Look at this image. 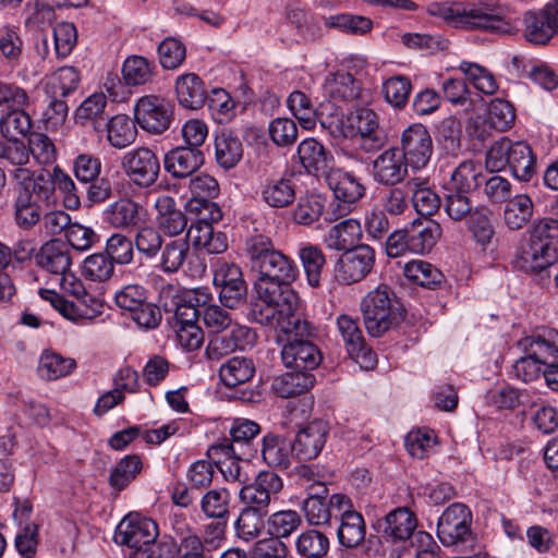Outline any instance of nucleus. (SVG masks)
I'll list each match as a JSON object with an SVG mask.
<instances>
[{
  "instance_id": "nucleus-1",
  "label": "nucleus",
  "mask_w": 558,
  "mask_h": 558,
  "mask_svg": "<svg viewBox=\"0 0 558 558\" xmlns=\"http://www.w3.org/2000/svg\"><path fill=\"white\" fill-rule=\"evenodd\" d=\"M245 246L251 267L258 272L254 319L288 333H308V322L296 313L298 295L291 288L298 275L293 260L275 250L270 239L263 234L250 236Z\"/></svg>"
},
{
  "instance_id": "nucleus-2",
  "label": "nucleus",
  "mask_w": 558,
  "mask_h": 558,
  "mask_svg": "<svg viewBox=\"0 0 558 558\" xmlns=\"http://www.w3.org/2000/svg\"><path fill=\"white\" fill-rule=\"evenodd\" d=\"M56 189L62 196L65 209L80 208L81 201L74 181L56 166L52 177L39 173L35 179L25 178L17 184L15 209H41L54 205Z\"/></svg>"
},
{
  "instance_id": "nucleus-3",
  "label": "nucleus",
  "mask_w": 558,
  "mask_h": 558,
  "mask_svg": "<svg viewBox=\"0 0 558 558\" xmlns=\"http://www.w3.org/2000/svg\"><path fill=\"white\" fill-rule=\"evenodd\" d=\"M429 12L457 28L483 29L498 34H509L512 31L510 22L496 14L486 3L433 4Z\"/></svg>"
},
{
  "instance_id": "nucleus-4",
  "label": "nucleus",
  "mask_w": 558,
  "mask_h": 558,
  "mask_svg": "<svg viewBox=\"0 0 558 558\" xmlns=\"http://www.w3.org/2000/svg\"><path fill=\"white\" fill-rule=\"evenodd\" d=\"M520 345L524 352L513 365V372L524 383L543 375L547 362L558 360V330L542 328L523 338Z\"/></svg>"
},
{
  "instance_id": "nucleus-5",
  "label": "nucleus",
  "mask_w": 558,
  "mask_h": 558,
  "mask_svg": "<svg viewBox=\"0 0 558 558\" xmlns=\"http://www.w3.org/2000/svg\"><path fill=\"white\" fill-rule=\"evenodd\" d=\"M506 165L515 179L527 182L535 173L536 157L525 142H512L508 137H502L487 151L486 167L490 171H499Z\"/></svg>"
},
{
  "instance_id": "nucleus-6",
  "label": "nucleus",
  "mask_w": 558,
  "mask_h": 558,
  "mask_svg": "<svg viewBox=\"0 0 558 558\" xmlns=\"http://www.w3.org/2000/svg\"><path fill=\"white\" fill-rule=\"evenodd\" d=\"M480 177V162L473 159L459 162L450 174V180L444 194V209H480L475 203Z\"/></svg>"
},
{
  "instance_id": "nucleus-7",
  "label": "nucleus",
  "mask_w": 558,
  "mask_h": 558,
  "mask_svg": "<svg viewBox=\"0 0 558 558\" xmlns=\"http://www.w3.org/2000/svg\"><path fill=\"white\" fill-rule=\"evenodd\" d=\"M395 293L387 286L369 291L361 302L364 325L372 337H380L396 320L392 306Z\"/></svg>"
},
{
  "instance_id": "nucleus-8",
  "label": "nucleus",
  "mask_w": 558,
  "mask_h": 558,
  "mask_svg": "<svg viewBox=\"0 0 558 558\" xmlns=\"http://www.w3.org/2000/svg\"><path fill=\"white\" fill-rule=\"evenodd\" d=\"M472 512L462 502L448 506L437 522V537L444 546H459L473 541Z\"/></svg>"
},
{
  "instance_id": "nucleus-9",
  "label": "nucleus",
  "mask_w": 558,
  "mask_h": 558,
  "mask_svg": "<svg viewBox=\"0 0 558 558\" xmlns=\"http://www.w3.org/2000/svg\"><path fill=\"white\" fill-rule=\"evenodd\" d=\"M310 332L306 335L288 333L282 331L289 338L287 343L281 348V360L287 368L298 371L301 373H313L322 361L323 354L319 348L308 339L304 337H312L315 335V328L308 323ZM279 331V329H277ZM281 332V330H280Z\"/></svg>"
},
{
  "instance_id": "nucleus-10",
  "label": "nucleus",
  "mask_w": 558,
  "mask_h": 558,
  "mask_svg": "<svg viewBox=\"0 0 558 558\" xmlns=\"http://www.w3.org/2000/svg\"><path fill=\"white\" fill-rule=\"evenodd\" d=\"M374 265V248L367 244H359L339 256L335 265V278L342 284L357 283L368 276Z\"/></svg>"
},
{
  "instance_id": "nucleus-11",
  "label": "nucleus",
  "mask_w": 558,
  "mask_h": 558,
  "mask_svg": "<svg viewBox=\"0 0 558 558\" xmlns=\"http://www.w3.org/2000/svg\"><path fill=\"white\" fill-rule=\"evenodd\" d=\"M400 154L414 171L423 170L429 163L433 153V140L421 123H414L403 130L400 138Z\"/></svg>"
},
{
  "instance_id": "nucleus-12",
  "label": "nucleus",
  "mask_w": 558,
  "mask_h": 558,
  "mask_svg": "<svg viewBox=\"0 0 558 558\" xmlns=\"http://www.w3.org/2000/svg\"><path fill=\"white\" fill-rule=\"evenodd\" d=\"M523 37L532 45H547L558 33V0L523 14Z\"/></svg>"
},
{
  "instance_id": "nucleus-13",
  "label": "nucleus",
  "mask_w": 558,
  "mask_h": 558,
  "mask_svg": "<svg viewBox=\"0 0 558 558\" xmlns=\"http://www.w3.org/2000/svg\"><path fill=\"white\" fill-rule=\"evenodd\" d=\"M159 535L156 521L140 513L126 514L118 524L114 532V542L135 550L154 543Z\"/></svg>"
},
{
  "instance_id": "nucleus-14",
  "label": "nucleus",
  "mask_w": 558,
  "mask_h": 558,
  "mask_svg": "<svg viewBox=\"0 0 558 558\" xmlns=\"http://www.w3.org/2000/svg\"><path fill=\"white\" fill-rule=\"evenodd\" d=\"M260 426L247 418H235L230 427L231 441L223 439L209 448L214 454L221 453L226 457L241 456L250 458L256 451L251 447L252 441L259 435Z\"/></svg>"
},
{
  "instance_id": "nucleus-15",
  "label": "nucleus",
  "mask_w": 558,
  "mask_h": 558,
  "mask_svg": "<svg viewBox=\"0 0 558 558\" xmlns=\"http://www.w3.org/2000/svg\"><path fill=\"white\" fill-rule=\"evenodd\" d=\"M214 286L225 307L235 308L245 301L247 288L241 268L227 262L219 263L214 271Z\"/></svg>"
},
{
  "instance_id": "nucleus-16",
  "label": "nucleus",
  "mask_w": 558,
  "mask_h": 558,
  "mask_svg": "<svg viewBox=\"0 0 558 558\" xmlns=\"http://www.w3.org/2000/svg\"><path fill=\"white\" fill-rule=\"evenodd\" d=\"M282 478L272 471H260L253 483L244 485L239 493L240 501L267 512L272 498L282 490Z\"/></svg>"
},
{
  "instance_id": "nucleus-17",
  "label": "nucleus",
  "mask_w": 558,
  "mask_h": 558,
  "mask_svg": "<svg viewBox=\"0 0 558 558\" xmlns=\"http://www.w3.org/2000/svg\"><path fill=\"white\" fill-rule=\"evenodd\" d=\"M134 113L136 122L142 129L160 134L170 126L172 107L165 99L145 96L136 102Z\"/></svg>"
},
{
  "instance_id": "nucleus-18",
  "label": "nucleus",
  "mask_w": 558,
  "mask_h": 558,
  "mask_svg": "<svg viewBox=\"0 0 558 558\" xmlns=\"http://www.w3.org/2000/svg\"><path fill=\"white\" fill-rule=\"evenodd\" d=\"M257 340L256 332L243 325H234L223 335L211 336L205 354L209 360H220L222 356L235 351H245L253 348Z\"/></svg>"
},
{
  "instance_id": "nucleus-19",
  "label": "nucleus",
  "mask_w": 558,
  "mask_h": 558,
  "mask_svg": "<svg viewBox=\"0 0 558 558\" xmlns=\"http://www.w3.org/2000/svg\"><path fill=\"white\" fill-rule=\"evenodd\" d=\"M337 326L349 356L361 367L373 368L376 365V354L365 344L356 320L349 315H340L337 318Z\"/></svg>"
},
{
  "instance_id": "nucleus-20",
  "label": "nucleus",
  "mask_w": 558,
  "mask_h": 558,
  "mask_svg": "<svg viewBox=\"0 0 558 558\" xmlns=\"http://www.w3.org/2000/svg\"><path fill=\"white\" fill-rule=\"evenodd\" d=\"M330 427L326 421L314 420L302 427L292 442L293 454L299 461H310L318 457L329 436Z\"/></svg>"
},
{
  "instance_id": "nucleus-21",
  "label": "nucleus",
  "mask_w": 558,
  "mask_h": 558,
  "mask_svg": "<svg viewBox=\"0 0 558 558\" xmlns=\"http://www.w3.org/2000/svg\"><path fill=\"white\" fill-rule=\"evenodd\" d=\"M122 166L131 180L141 186L151 185L157 180L160 170L157 156L146 147L128 151L123 156Z\"/></svg>"
},
{
  "instance_id": "nucleus-22",
  "label": "nucleus",
  "mask_w": 558,
  "mask_h": 558,
  "mask_svg": "<svg viewBox=\"0 0 558 558\" xmlns=\"http://www.w3.org/2000/svg\"><path fill=\"white\" fill-rule=\"evenodd\" d=\"M296 156L308 174L327 177V173L333 169L331 151L314 137L305 138L298 145Z\"/></svg>"
},
{
  "instance_id": "nucleus-23",
  "label": "nucleus",
  "mask_w": 558,
  "mask_h": 558,
  "mask_svg": "<svg viewBox=\"0 0 558 558\" xmlns=\"http://www.w3.org/2000/svg\"><path fill=\"white\" fill-rule=\"evenodd\" d=\"M34 257L38 267L58 278L71 270V250L61 240H49L40 246Z\"/></svg>"
},
{
  "instance_id": "nucleus-24",
  "label": "nucleus",
  "mask_w": 558,
  "mask_h": 558,
  "mask_svg": "<svg viewBox=\"0 0 558 558\" xmlns=\"http://www.w3.org/2000/svg\"><path fill=\"white\" fill-rule=\"evenodd\" d=\"M546 248L547 246H542L539 242L534 243L531 239H525L517 247L512 264L517 269L526 274L543 271L550 267L557 258Z\"/></svg>"
},
{
  "instance_id": "nucleus-25",
  "label": "nucleus",
  "mask_w": 558,
  "mask_h": 558,
  "mask_svg": "<svg viewBox=\"0 0 558 558\" xmlns=\"http://www.w3.org/2000/svg\"><path fill=\"white\" fill-rule=\"evenodd\" d=\"M408 168L399 148L390 147L373 161V177L379 183L395 185L407 177Z\"/></svg>"
},
{
  "instance_id": "nucleus-26",
  "label": "nucleus",
  "mask_w": 558,
  "mask_h": 558,
  "mask_svg": "<svg viewBox=\"0 0 558 558\" xmlns=\"http://www.w3.org/2000/svg\"><path fill=\"white\" fill-rule=\"evenodd\" d=\"M418 216L405 227L410 241V253L424 254L432 250L440 236V226L428 216L416 211Z\"/></svg>"
},
{
  "instance_id": "nucleus-27",
  "label": "nucleus",
  "mask_w": 558,
  "mask_h": 558,
  "mask_svg": "<svg viewBox=\"0 0 558 558\" xmlns=\"http://www.w3.org/2000/svg\"><path fill=\"white\" fill-rule=\"evenodd\" d=\"M204 163V154L199 148L178 146L169 150L163 158L165 170L172 177H191Z\"/></svg>"
},
{
  "instance_id": "nucleus-28",
  "label": "nucleus",
  "mask_w": 558,
  "mask_h": 558,
  "mask_svg": "<svg viewBox=\"0 0 558 558\" xmlns=\"http://www.w3.org/2000/svg\"><path fill=\"white\" fill-rule=\"evenodd\" d=\"M355 128L360 134V145L365 151L381 148L386 143V134L379 126L377 114L368 109L361 108L356 111Z\"/></svg>"
},
{
  "instance_id": "nucleus-29",
  "label": "nucleus",
  "mask_w": 558,
  "mask_h": 558,
  "mask_svg": "<svg viewBox=\"0 0 558 558\" xmlns=\"http://www.w3.org/2000/svg\"><path fill=\"white\" fill-rule=\"evenodd\" d=\"M175 94L179 105L189 110H198L207 101L205 84L195 73L182 74L175 80Z\"/></svg>"
},
{
  "instance_id": "nucleus-30",
  "label": "nucleus",
  "mask_w": 558,
  "mask_h": 558,
  "mask_svg": "<svg viewBox=\"0 0 558 558\" xmlns=\"http://www.w3.org/2000/svg\"><path fill=\"white\" fill-rule=\"evenodd\" d=\"M461 122L452 117L444 118L437 128L436 142L439 161L457 158L461 151Z\"/></svg>"
},
{
  "instance_id": "nucleus-31",
  "label": "nucleus",
  "mask_w": 558,
  "mask_h": 558,
  "mask_svg": "<svg viewBox=\"0 0 558 558\" xmlns=\"http://www.w3.org/2000/svg\"><path fill=\"white\" fill-rule=\"evenodd\" d=\"M416 525V517L412 511L408 508H397L385 517L383 533L392 542H404L413 535Z\"/></svg>"
},
{
  "instance_id": "nucleus-32",
  "label": "nucleus",
  "mask_w": 558,
  "mask_h": 558,
  "mask_svg": "<svg viewBox=\"0 0 558 558\" xmlns=\"http://www.w3.org/2000/svg\"><path fill=\"white\" fill-rule=\"evenodd\" d=\"M262 458L271 468L288 469L293 456L292 442L284 437L268 433L262 439Z\"/></svg>"
},
{
  "instance_id": "nucleus-33",
  "label": "nucleus",
  "mask_w": 558,
  "mask_h": 558,
  "mask_svg": "<svg viewBox=\"0 0 558 558\" xmlns=\"http://www.w3.org/2000/svg\"><path fill=\"white\" fill-rule=\"evenodd\" d=\"M315 383L316 377L313 373L291 369L289 373L275 377L271 389L280 398H292L310 390Z\"/></svg>"
},
{
  "instance_id": "nucleus-34",
  "label": "nucleus",
  "mask_w": 558,
  "mask_h": 558,
  "mask_svg": "<svg viewBox=\"0 0 558 558\" xmlns=\"http://www.w3.org/2000/svg\"><path fill=\"white\" fill-rule=\"evenodd\" d=\"M323 88L335 104L347 102L359 96L357 82L351 73L344 71L328 74Z\"/></svg>"
},
{
  "instance_id": "nucleus-35",
  "label": "nucleus",
  "mask_w": 558,
  "mask_h": 558,
  "mask_svg": "<svg viewBox=\"0 0 558 558\" xmlns=\"http://www.w3.org/2000/svg\"><path fill=\"white\" fill-rule=\"evenodd\" d=\"M193 197L184 205L185 209H220L213 199L219 194L217 180L208 174L198 175L191 181Z\"/></svg>"
},
{
  "instance_id": "nucleus-36",
  "label": "nucleus",
  "mask_w": 558,
  "mask_h": 558,
  "mask_svg": "<svg viewBox=\"0 0 558 558\" xmlns=\"http://www.w3.org/2000/svg\"><path fill=\"white\" fill-rule=\"evenodd\" d=\"M362 228L357 220L347 219L335 225L325 236V244L330 250L343 251L357 246Z\"/></svg>"
},
{
  "instance_id": "nucleus-37",
  "label": "nucleus",
  "mask_w": 558,
  "mask_h": 558,
  "mask_svg": "<svg viewBox=\"0 0 558 558\" xmlns=\"http://www.w3.org/2000/svg\"><path fill=\"white\" fill-rule=\"evenodd\" d=\"M329 187L337 199L352 204L364 194L363 185L350 173L331 169L326 177Z\"/></svg>"
},
{
  "instance_id": "nucleus-38",
  "label": "nucleus",
  "mask_w": 558,
  "mask_h": 558,
  "mask_svg": "<svg viewBox=\"0 0 558 558\" xmlns=\"http://www.w3.org/2000/svg\"><path fill=\"white\" fill-rule=\"evenodd\" d=\"M294 548L301 558H325L330 550V539L323 531L306 529L296 536Z\"/></svg>"
},
{
  "instance_id": "nucleus-39",
  "label": "nucleus",
  "mask_w": 558,
  "mask_h": 558,
  "mask_svg": "<svg viewBox=\"0 0 558 558\" xmlns=\"http://www.w3.org/2000/svg\"><path fill=\"white\" fill-rule=\"evenodd\" d=\"M215 157L225 169L235 167L243 157L242 142L230 131L220 132L215 137Z\"/></svg>"
},
{
  "instance_id": "nucleus-40",
  "label": "nucleus",
  "mask_w": 558,
  "mask_h": 558,
  "mask_svg": "<svg viewBox=\"0 0 558 558\" xmlns=\"http://www.w3.org/2000/svg\"><path fill=\"white\" fill-rule=\"evenodd\" d=\"M107 106L106 95L96 93L86 98L75 111V120L82 125L90 124L97 132L102 131V124L107 120L105 108Z\"/></svg>"
},
{
  "instance_id": "nucleus-41",
  "label": "nucleus",
  "mask_w": 558,
  "mask_h": 558,
  "mask_svg": "<svg viewBox=\"0 0 558 558\" xmlns=\"http://www.w3.org/2000/svg\"><path fill=\"white\" fill-rule=\"evenodd\" d=\"M75 367V360L64 357L54 351L45 350L39 357L37 372L39 377L45 380H56L68 376Z\"/></svg>"
},
{
  "instance_id": "nucleus-42",
  "label": "nucleus",
  "mask_w": 558,
  "mask_h": 558,
  "mask_svg": "<svg viewBox=\"0 0 558 558\" xmlns=\"http://www.w3.org/2000/svg\"><path fill=\"white\" fill-rule=\"evenodd\" d=\"M254 374V362L244 356L231 357L219 368V377L227 387L245 384L252 379Z\"/></svg>"
},
{
  "instance_id": "nucleus-43",
  "label": "nucleus",
  "mask_w": 558,
  "mask_h": 558,
  "mask_svg": "<svg viewBox=\"0 0 558 558\" xmlns=\"http://www.w3.org/2000/svg\"><path fill=\"white\" fill-rule=\"evenodd\" d=\"M107 130V138L116 148H124L132 144L136 138V126L134 122L125 114H117L106 120L102 124V131Z\"/></svg>"
},
{
  "instance_id": "nucleus-44",
  "label": "nucleus",
  "mask_w": 558,
  "mask_h": 558,
  "mask_svg": "<svg viewBox=\"0 0 558 558\" xmlns=\"http://www.w3.org/2000/svg\"><path fill=\"white\" fill-rule=\"evenodd\" d=\"M365 534L366 525L360 512H351L343 519H340L337 536L341 546L355 548L363 543Z\"/></svg>"
},
{
  "instance_id": "nucleus-45",
  "label": "nucleus",
  "mask_w": 558,
  "mask_h": 558,
  "mask_svg": "<svg viewBox=\"0 0 558 558\" xmlns=\"http://www.w3.org/2000/svg\"><path fill=\"white\" fill-rule=\"evenodd\" d=\"M191 250L187 240L167 242L160 250L158 267L166 274L177 272L187 260Z\"/></svg>"
},
{
  "instance_id": "nucleus-46",
  "label": "nucleus",
  "mask_w": 558,
  "mask_h": 558,
  "mask_svg": "<svg viewBox=\"0 0 558 558\" xmlns=\"http://www.w3.org/2000/svg\"><path fill=\"white\" fill-rule=\"evenodd\" d=\"M266 514V511L244 506L234 522L236 536L245 542L258 537L264 530V517Z\"/></svg>"
},
{
  "instance_id": "nucleus-47",
  "label": "nucleus",
  "mask_w": 558,
  "mask_h": 558,
  "mask_svg": "<svg viewBox=\"0 0 558 558\" xmlns=\"http://www.w3.org/2000/svg\"><path fill=\"white\" fill-rule=\"evenodd\" d=\"M404 276L423 288L434 289L444 280L442 272L428 262L414 259L404 265Z\"/></svg>"
},
{
  "instance_id": "nucleus-48",
  "label": "nucleus",
  "mask_w": 558,
  "mask_h": 558,
  "mask_svg": "<svg viewBox=\"0 0 558 558\" xmlns=\"http://www.w3.org/2000/svg\"><path fill=\"white\" fill-rule=\"evenodd\" d=\"M143 463L137 454H128L111 470L109 485L117 492L123 490L141 473Z\"/></svg>"
},
{
  "instance_id": "nucleus-49",
  "label": "nucleus",
  "mask_w": 558,
  "mask_h": 558,
  "mask_svg": "<svg viewBox=\"0 0 558 558\" xmlns=\"http://www.w3.org/2000/svg\"><path fill=\"white\" fill-rule=\"evenodd\" d=\"M230 492L227 488H213L201 498V511L209 519L226 520L229 517Z\"/></svg>"
},
{
  "instance_id": "nucleus-50",
  "label": "nucleus",
  "mask_w": 558,
  "mask_h": 558,
  "mask_svg": "<svg viewBox=\"0 0 558 558\" xmlns=\"http://www.w3.org/2000/svg\"><path fill=\"white\" fill-rule=\"evenodd\" d=\"M324 25L327 28L361 36L371 32L373 22L371 19L363 15L339 13L324 17Z\"/></svg>"
},
{
  "instance_id": "nucleus-51",
  "label": "nucleus",
  "mask_w": 558,
  "mask_h": 558,
  "mask_svg": "<svg viewBox=\"0 0 558 558\" xmlns=\"http://www.w3.org/2000/svg\"><path fill=\"white\" fill-rule=\"evenodd\" d=\"M268 533L278 539L289 537L302 524L300 513L292 509L276 511L266 521Z\"/></svg>"
},
{
  "instance_id": "nucleus-52",
  "label": "nucleus",
  "mask_w": 558,
  "mask_h": 558,
  "mask_svg": "<svg viewBox=\"0 0 558 558\" xmlns=\"http://www.w3.org/2000/svg\"><path fill=\"white\" fill-rule=\"evenodd\" d=\"M78 83V71L73 66H62L49 77L45 90L46 94L65 98L77 88Z\"/></svg>"
},
{
  "instance_id": "nucleus-53",
  "label": "nucleus",
  "mask_w": 558,
  "mask_h": 558,
  "mask_svg": "<svg viewBox=\"0 0 558 558\" xmlns=\"http://www.w3.org/2000/svg\"><path fill=\"white\" fill-rule=\"evenodd\" d=\"M114 274V266L106 253L88 255L83 260L82 276L95 282H105Z\"/></svg>"
},
{
  "instance_id": "nucleus-54",
  "label": "nucleus",
  "mask_w": 558,
  "mask_h": 558,
  "mask_svg": "<svg viewBox=\"0 0 558 558\" xmlns=\"http://www.w3.org/2000/svg\"><path fill=\"white\" fill-rule=\"evenodd\" d=\"M287 106L292 114L300 121L303 129H314L316 124V111L310 97L305 93L301 90L292 92L287 99Z\"/></svg>"
},
{
  "instance_id": "nucleus-55",
  "label": "nucleus",
  "mask_w": 558,
  "mask_h": 558,
  "mask_svg": "<svg viewBox=\"0 0 558 558\" xmlns=\"http://www.w3.org/2000/svg\"><path fill=\"white\" fill-rule=\"evenodd\" d=\"M154 63L140 56L129 57L122 68V74L128 85L136 86L150 81Z\"/></svg>"
},
{
  "instance_id": "nucleus-56",
  "label": "nucleus",
  "mask_w": 558,
  "mask_h": 558,
  "mask_svg": "<svg viewBox=\"0 0 558 558\" xmlns=\"http://www.w3.org/2000/svg\"><path fill=\"white\" fill-rule=\"evenodd\" d=\"M300 258L311 287H319L324 265L326 263L325 255L322 250L314 245H308L300 250Z\"/></svg>"
},
{
  "instance_id": "nucleus-57",
  "label": "nucleus",
  "mask_w": 558,
  "mask_h": 558,
  "mask_svg": "<svg viewBox=\"0 0 558 558\" xmlns=\"http://www.w3.org/2000/svg\"><path fill=\"white\" fill-rule=\"evenodd\" d=\"M105 253L114 265H129L134 259L133 242L128 236L114 233L106 242Z\"/></svg>"
},
{
  "instance_id": "nucleus-58",
  "label": "nucleus",
  "mask_w": 558,
  "mask_h": 558,
  "mask_svg": "<svg viewBox=\"0 0 558 558\" xmlns=\"http://www.w3.org/2000/svg\"><path fill=\"white\" fill-rule=\"evenodd\" d=\"M459 70L480 92L493 95L497 90L498 86L493 74L484 66L477 63L462 61L459 65Z\"/></svg>"
},
{
  "instance_id": "nucleus-59",
  "label": "nucleus",
  "mask_w": 558,
  "mask_h": 558,
  "mask_svg": "<svg viewBox=\"0 0 558 558\" xmlns=\"http://www.w3.org/2000/svg\"><path fill=\"white\" fill-rule=\"evenodd\" d=\"M534 243L547 246V251L557 256L558 251V220L544 218L535 223L531 230L530 236Z\"/></svg>"
},
{
  "instance_id": "nucleus-60",
  "label": "nucleus",
  "mask_w": 558,
  "mask_h": 558,
  "mask_svg": "<svg viewBox=\"0 0 558 558\" xmlns=\"http://www.w3.org/2000/svg\"><path fill=\"white\" fill-rule=\"evenodd\" d=\"M32 128V120L22 107L15 108L0 121L1 134L8 140L25 136Z\"/></svg>"
},
{
  "instance_id": "nucleus-61",
  "label": "nucleus",
  "mask_w": 558,
  "mask_h": 558,
  "mask_svg": "<svg viewBox=\"0 0 558 558\" xmlns=\"http://www.w3.org/2000/svg\"><path fill=\"white\" fill-rule=\"evenodd\" d=\"M160 65L166 70L179 68L186 57L185 46L175 38L163 39L157 49Z\"/></svg>"
},
{
  "instance_id": "nucleus-62",
  "label": "nucleus",
  "mask_w": 558,
  "mask_h": 558,
  "mask_svg": "<svg viewBox=\"0 0 558 558\" xmlns=\"http://www.w3.org/2000/svg\"><path fill=\"white\" fill-rule=\"evenodd\" d=\"M58 280L61 289L65 293L74 296L83 305L92 307L93 310L101 306L95 296L87 293L81 279L77 278L71 270L59 277Z\"/></svg>"
},
{
  "instance_id": "nucleus-63",
  "label": "nucleus",
  "mask_w": 558,
  "mask_h": 558,
  "mask_svg": "<svg viewBox=\"0 0 558 558\" xmlns=\"http://www.w3.org/2000/svg\"><path fill=\"white\" fill-rule=\"evenodd\" d=\"M303 512L310 525L329 524L330 509L325 497L312 495L303 501Z\"/></svg>"
},
{
  "instance_id": "nucleus-64",
  "label": "nucleus",
  "mask_w": 558,
  "mask_h": 558,
  "mask_svg": "<svg viewBox=\"0 0 558 558\" xmlns=\"http://www.w3.org/2000/svg\"><path fill=\"white\" fill-rule=\"evenodd\" d=\"M289 548L278 537H265L254 543L250 558H288Z\"/></svg>"
}]
</instances>
